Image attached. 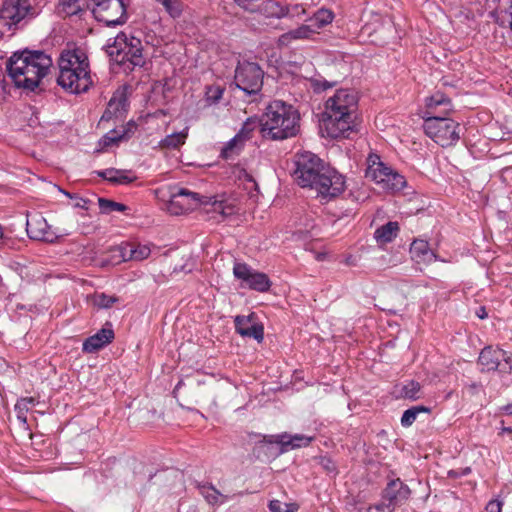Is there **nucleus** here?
<instances>
[{
	"label": "nucleus",
	"mask_w": 512,
	"mask_h": 512,
	"mask_svg": "<svg viewBox=\"0 0 512 512\" xmlns=\"http://www.w3.org/2000/svg\"><path fill=\"white\" fill-rule=\"evenodd\" d=\"M293 177L303 188L315 190L317 197L329 201L345 189L344 177L327 167L316 154L304 151L295 156Z\"/></svg>",
	"instance_id": "1"
},
{
	"label": "nucleus",
	"mask_w": 512,
	"mask_h": 512,
	"mask_svg": "<svg viewBox=\"0 0 512 512\" xmlns=\"http://www.w3.org/2000/svg\"><path fill=\"white\" fill-rule=\"evenodd\" d=\"M358 98L354 91L340 89L328 98L322 115V126L331 138H348L356 131Z\"/></svg>",
	"instance_id": "2"
},
{
	"label": "nucleus",
	"mask_w": 512,
	"mask_h": 512,
	"mask_svg": "<svg viewBox=\"0 0 512 512\" xmlns=\"http://www.w3.org/2000/svg\"><path fill=\"white\" fill-rule=\"evenodd\" d=\"M424 131L428 137L442 147L454 145L460 138V125L447 117L452 111L450 98L436 92L426 100Z\"/></svg>",
	"instance_id": "3"
},
{
	"label": "nucleus",
	"mask_w": 512,
	"mask_h": 512,
	"mask_svg": "<svg viewBox=\"0 0 512 512\" xmlns=\"http://www.w3.org/2000/svg\"><path fill=\"white\" fill-rule=\"evenodd\" d=\"M52 66V59L42 51L23 50L13 53L7 62L8 75L15 86L34 91Z\"/></svg>",
	"instance_id": "4"
},
{
	"label": "nucleus",
	"mask_w": 512,
	"mask_h": 512,
	"mask_svg": "<svg viewBox=\"0 0 512 512\" xmlns=\"http://www.w3.org/2000/svg\"><path fill=\"white\" fill-rule=\"evenodd\" d=\"M299 114L283 101L271 102L260 120V131L264 138L284 140L297 135L299 131Z\"/></svg>",
	"instance_id": "5"
},
{
	"label": "nucleus",
	"mask_w": 512,
	"mask_h": 512,
	"mask_svg": "<svg viewBox=\"0 0 512 512\" xmlns=\"http://www.w3.org/2000/svg\"><path fill=\"white\" fill-rule=\"evenodd\" d=\"M57 83L66 91L79 94L92 85L89 62L86 54L79 50L63 51L58 60Z\"/></svg>",
	"instance_id": "6"
},
{
	"label": "nucleus",
	"mask_w": 512,
	"mask_h": 512,
	"mask_svg": "<svg viewBox=\"0 0 512 512\" xmlns=\"http://www.w3.org/2000/svg\"><path fill=\"white\" fill-rule=\"evenodd\" d=\"M106 51L111 59L120 65L128 62L133 67H142L145 64L141 40L125 32L118 33L113 43L107 45Z\"/></svg>",
	"instance_id": "7"
},
{
	"label": "nucleus",
	"mask_w": 512,
	"mask_h": 512,
	"mask_svg": "<svg viewBox=\"0 0 512 512\" xmlns=\"http://www.w3.org/2000/svg\"><path fill=\"white\" fill-rule=\"evenodd\" d=\"M365 176L380 185L382 189L392 192L400 191L406 185L405 178L381 161L376 153H370L367 157Z\"/></svg>",
	"instance_id": "8"
},
{
	"label": "nucleus",
	"mask_w": 512,
	"mask_h": 512,
	"mask_svg": "<svg viewBox=\"0 0 512 512\" xmlns=\"http://www.w3.org/2000/svg\"><path fill=\"white\" fill-rule=\"evenodd\" d=\"M129 0H91L95 19L106 26L122 25L127 21Z\"/></svg>",
	"instance_id": "9"
},
{
	"label": "nucleus",
	"mask_w": 512,
	"mask_h": 512,
	"mask_svg": "<svg viewBox=\"0 0 512 512\" xmlns=\"http://www.w3.org/2000/svg\"><path fill=\"white\" fill-rule=\"evenodd\" d=\"M264 72L254 62L239 61L234 74V83L247 95L258 94L263 86Z\"/></svg>",
	"instance_id": "10"
},
{
	"label": "nucleus",
	"mask_w": 512,
	"mask_h": 512,
	"mask_svg": "<svg viewBox=\"0 0 512 512\" xmlns=\"http://www.w3.org/2000/svg\"><path fill=\"white\" fill-rule=\"evenodd\" d=\"M34 0H5L0 9V24L8 29L17 28L35 14Z\"/></svg>",
	"instance_id": "11"
},
{
	"label": "nucleus",
	"mask_w": 512,
	"mask_h": 512,
	"mask_svg": "<svg viewBox=\"0 0 512 512\" xmlns=\"http://www.w3.org/2000/svg\"><path fill=\"white\" fill-rule=\"evenodd\" d=\"M206 202H209L207 196H202L186 188H180L177 192L171 194L167 209L173 215H181L199 207L204 208Z\"/></svg>",
	"instance_id": "12"
},
{
	"label": "nucleus",
	"mask_w": 512,
	"mask_h": 512,
	"mask_svg": "<svg viewBox=\"0 0 512 512\" xmlns=\"http://www.w3.org/2000/svg\"><path fill=\"white\" fill-rule=\"evenodd\" d=\"M233 275L241 280L245 287L257 292H267L272 285L267 274L252 269L246 263H234Z\"/></svg>",
	"instance_id": "13"
},
{
	"label": "nucleus",
	"mask_w": 512,
	"mask_h": 512,
	"mask_svg": "<svg viewBox=\"0 0 512 512\" xmlns=\"http://www.w3.org/2000/svg\"><path fill=\"white\" fill-rule=\"evenodd\" d=\"M204 210L206 213L211 214L210 219L217 222L235 221L239 212L235 200L233 199H218L217 196H207Z\"/></svg>",
	"instance_id": "14"
},
{
	"label": "nucleus",
	"mask_w": 512,
	"mask_h": 512,
	"mask_svg": "<svg viewBox=\"0 0 512 512\" xmlns=\"http://www.w3.org/2000/svg\"><path fill=\"white\" fill-rule=\"evenodd\" d=\"M411 495L410 488L399 478L389 481L382 492L383 503L381 506L386 507L393 512L397 506L409 499Z\"/></svg>",
	"instance_id": "15"
},
{
	"label": "nucleus",
	"mask_w": 512,
	"mask_h": 512,
	"mask_svg": "<svg viewBox=\"0 0 512 512\" xmlns=\"http://www.w3.org/2000/svg\"><path fill=\"white\" fill-rule=\"evenodd\" d=\"M256 316L251 313L247 316L238 315L235 317V329L241 336L249 337L261 342L264 338V328L256 321Z\"/></svg>",
	"instance_id": "16"
},
{
	"label": "nucleus",
	"mask_w": 512,
	"mask_h": 512,
	"mask_svg": "<svg viewBox=\"0 0 512 512\" xmlns=\"http://www.w3.org/2000/svg\"><path fill=\"white\" fill-rule=\"evenodd\" d=\"M114 331L110 323H106L105 326L97 331L94 335L88 337L83 342L82 350L86 353H93L104 346L110 344L114 339Z\"/></svg>",
	"instance_id": "17"
},
{
	"label": "nucleus",
	"mask_w": 512,
	"mask_h": 512,
	"mask_svg": "<svg viewBox=\"0 0 512 512\" xmlns=\"http://www.w3.org/2000/svg\"><path fill=\"white\" fill-rule=\"evenodd\" d=\"M128 99L123 91H117L114 93L106 110L104 111L101 121H110L113 118L121 119L125 116L128 110Z\"/></svg>",
	"instance_id": "18"
},
{
	"label": "nucleus",
	"mask_w": 512,
	"mask_h": 512,
	"mask_svg": "<svg viewBox=\"0 0 512 512\" xmlns=\"http://www.w3.org/2000/svg\"><path fill=\"white\" fill-rule=\"evenodd\" d=\"M20 228L30 239L47 243H53L63 235L53 230L51 226H20Z\"/></svg>",
	"instance_id": "19"
},
{
	"label": "nucleus",
	"mask_w": 512,
	"mask_h": 512,
	"mask_svg": "<svg viewBox=\"0 0 512 512\" xmlns=\"http://www.w3.org/2000/svg\"><path fill=\"white\" fill-rule=\"evenodd\" d=\"M502 349L492 346L484 347L478 357V363L483 371H496L500 369Z\"/></svg>",
	"instance_id": "20"
},
{
	"label": "nucleus",
	"mask_w": 512,
	"mask_h": 512,
	"mask_svg": "<svg viewBox=\"0 0 512 512\" xmlns=\"http://www.w3.org/2000/svg\"><path fill=\"white\" fill-rule=\"evenodd\" d=\"M313 439V437L302 434L290 435L284 433L277 436L276 442L281 445L282 452H287L290 449L306 447L313 441Z\"/></svg>",
	"instance_id": "21"
},
{
	"label": "nucleus",
	"mask_w": 512,
	"mask_h": 512,
	"mask_svg": "<svg viewBox=\"0 0 512 512\" xmlns=\"http://www.w3.org/2000/svg\"><path fill=\"white\" fill-rule=\"evenodd\" d=\"M316 34L315 27L311 24H303L295 29H292L279 37V43L282 45H289L295 40H308Z\"/></svg>",
	"instance_id": "22"
},
{
	"label": "nucleus",
	"mask_w": 512,
	"mask_h": 512,
	"mask_svg": "<svg viewBox=\"0 0 512 512\" xmlns=\"http://www.w3.org/2000/svg\"><path fill=\"white\" fill-rule=\"evenodd\" d=\"M97 175L113 184H129L136 179L135 176H130L128 171L115 168L98 171Z\"/></svg>",
	"instance_id": "23"
},
{
	"label": "nucleus",
	"mask_w": 512,
	"mask_h": 512,
	"mask_svg": "<svg viewBox=\"0 0 512 512\" xmlns=\"http://www.w3.org/2000/svg\"><path fill=\"white\" fill-rule=\"evenodd\" d=\"M150 255V249L147 246H133L126 244L121 247V256L124 261L137 260L141 261L148 258Z\"/></svg>",
	"instance_id": "24"
},
{
	"label": "nucleus",
	"mask_w": 512,
	"mask_h": 512,
	"mask_svg": "<svg viewBox=\"0 0 512 512\" xmlns=\"http://www.w3.org/2000/svg\"><path fill=\"white\" fill-rule=\"evenodd\" d=\"M399 233V226H379L374 232V238L380 247L392 242Z\"/></svg>",
	"instance_id": "25"
},
{
	"label": "nucleus",
	"mask_w": 512,
	"mask_h": 512,
	"mask_svg": "<svg viewBox=\"0 0 512 512\" xmlns=\"http://www.w3.org/2000/svg\"><path fill=\"white\" fill-rule=\"evenodd\" d=\"M259 11L266 17H285L284 6L275 0H263L259 5Z\"/></svg>",
	"instance_id": "26"
},
{
	"label": "nucleus",
	"mask_w": 512,
	"mask_h": 512,
	"mask_svg": "<svg viewBox=\"0 0 512 512\" xmlns=\"http://www.w3.org/2000/svg\"><path fill=\"white\" fill-rule=\"evenodd\" d=\"M244 144L245 143L235 135L222 147L220 156L225 160L234 159L241 153Z\"/></svg>",
	"instance_id": "27"
},
{
	"label": "nucleus",
	"mask_w": 512,
	"mask_h": 512,
	"mask_svg": "<svg viewBox=\"0 0 512 512\" xmlns=\"http://www.w3.org/2000/svg\"><path fill=\"white\" fill-rule=\"evenodd\" d=\"M412 258L417 261L428 260L433 256V252L429 248V244L425 240H415L410 246Z\"/></svg>",
	"instance_id": "28"
},
{
	"label": "nucleus",
	"mask_w": 512,
	"mask_h": 512,
	"mask_svg": "<svg viewBox=\"0 0 512 512\" xmlns=\"http://www.w3.org/2000/svg\"><path fill=\"white\" fill-rule=\"evenodd\" d=\"M199 493L205 498L208 504L210 505H220L224 502L226 497L222 495L214 486L212 485H198Z\"/></svg>",
	"instance_id": "29"
},
{
	"label": "nucleus",
	"mask_w": 512,
	"mask_h": 512,
	"mask_svg": "<svg viewBox=\"0 0 512 512\" xmlns=\"http://www.w3.org/2000/svg\"><path fill=\"white\" fill-rule=\"evenodd\" d=\"M187 136H188V128H185L181 132L172 133L170 135H167L163 140H161L160 146L162 148H167V149H178L185 143Z\"/></svg>",
	"instance_id": "30"
},
{
	"label": "nucleus",
	"mask_w": 512,
	"mask_h": 512,
	"mask_svg": "<svg viewBox=\"0 0 512 512\" xmlns=\"http://www.w3.org/2000/svg\"><path fill=\"white\" fill-rule=\"evenodd\" d=\"M63 10L68 15H76L91 9V0H61Z\"/></svg>",
	"instance_id": "31"
},
{
	"label": "nucleus",
	"mask_w": 512,
	"mask_h": 512,
	"mask_svg": "<svg viewBox=\"0 0 512 512\" xmlns=\"http://www.w3.org/2000/svg\"><path fill=\"white\" fill-rule=\"evenodd\" d=\"M334 18L332 11L328 9H319L310 19L309 22L312 27H315L316 33L318 30L330 24Z\"/></svg>",
	"instance_id": "32"
},
{
	"label": "nucleus",
	"mask_w": 512,
	"mask_h": 512,
	"mask_svg": "<svg viewBox=\"0 0 512 512\" xmlns=\"http://www.w3.org/2000/svg\"><path fill=\"white\" fill-rule=\"evenodd\" d=\"M429 412H430V409L426 406H423V405L413 406L404 411V413L401 417V425L404 427H409L416 421L417 416L420 413H429Z\"/></svg>",
	"instance_id": "33"
},
{
	"label": "nucleus",
	"mask_w": 512,
	"mask_h": 512,
	"mask_svg": "<svg viewBox=\"0 0 512 512\" xmlns=\"http://www.w3.org/2000/svg\"><path fill=\"white\" fill-rule=\"evenodd\" d=\"M57 189L69 199L68 205L72 206L73 208L89 210L91 205H93V201L90 199L82 198L78 194H72L60 187H57Z\"/></svg>",
	"instance_id": "34"
},
{
	"label": "nucleus",
	"mask_w": 512,
	"mask_h": 512,
	"mask_svg": "<svg viewBox=\"0 0 512 512\" xmlns=\"http://www.w3.org/2000/svg\"><path fill=\"white\" fill-rule=\"evenodd\" d=\"M137 128V125L134 122H129L127 124V129L123 132V134H118L115 130L110 131L103 138V143L105 146L111 145L113 143H117L121 139L127 137L130 133H133Z\"/></svg>",
	"instance_id": "35"
},
{
	"label": "nucleus",
	"mask_w": 512,
	"mask_h": 512,
	"mask_svg": "<svg viewBox=\"0 0 512 512\" xmlns=\"http://www.w3.org/2000/svg\"><path fill=\"white\" fill-rule=\"evenodd\" d=\"M260 126V121L248 118L239 132L236 134L244 143L252 137L253 131Z\"/></svg>",
	"instance_id": "36"
},
{
	"label": "nucleus",
	"mask_w": 512,
	"mask_h": 512,
	"mask_svg": "<svg viewBox=\"0 0 512 512\" xmlns=\"http://www.w3.org/2000/svg\"><path fill=\"white\" fill-rule=\"evenodd\" d=\"M93 304L101 309H107L119 301L116 296L106 295L105 293H95L92 298Z\"/></svg>",
	"instance_id": "37"
},
{
	"label": "nucleus",
	"mask_w": 512,
	"mask_h": 512,
	"mask_svg": "<svg viewBox=\"0 0 512 512\" xmlns=\"http://www.w3.org/2000/svg\"><path fill=\"white\" fill-rule=\"evenodd\" d=\"M98 204H99V209H100L101 213H104V214H108L113 211L122 212L127 209V207L124 204L114 202L112 200H108L105 198H98Z\"/></svg>",
	"instance_id": "38"
},
{
	"label": "nucleus",
	"mask_w": 512,
	"mask_h": 512,
	"mask_svg": "<svg viewBox=\"0 0 512 512\" xmlns=\"http://www.w3.org/2000/svg\"><path fill=\"white\" fill-rule=\"evenodd\" d=\"M205 381L199 379H191L188 383L183 380H180L173 390V394L175 397L180 393L182 388H188L190 391H194L196 388L204 385Z\"/></svg>",
	"instance_id": "39"
},
{
	"label": "nucleus",
	"mask_w": 512,
	"mask_h": 512,
	"mask_svg": "<svg viewBox=\"0 0 512 512\" xmlns=\"http://www.w3.org/2000/svg\"><path fill=\"white\" fill-rule=\"evenodd\" d=\"M224 89L221 86H210L206 90V101L209 104L217 103L223 96Z\"/></svg>",
	"instance_id": "40"
},
{
	"label": "nucleus",
	"mask_w": 512,
	"mask_h": 512,
	"mask_svg": "<svg viewBox=\"0 0 512 512\" xmlns=\"http://www.w3.org/2000/svg\"><path fill=\"white\" fill-rule=\"evenodd\" d=\"M420 391V384L415 381H410L402 388V396L409 399H416Z\"/></svg>",
	"instance_id": "41"
},
{
	"label": "nucleus",
	"mask_w": 512,
	"mask_h": 512,
	"mask_svg": "<svg viewBox=\"0 0 512 512\" xmlns=\"http://www.w3.org/2000/svg\"><path fill=\"white\" fill-rule=\"evenodd\" d=\"M285 17H300L306 14V9L301 4L284 6Z\"/></svg>",
	"instance_id": "42"
},
{
	"label": "nucleus",
	"mask_w": 512,
	"mask_h": 512,
	"mask_svg": "<svg viewBox=\"0 0 512 512\" xmlns=\"http://www.w3.org/2000/svg\"><path fill=\"white\" fill-rule=\"evenodd\" d=\"M501 360H503L504 364L500 365L499 371L501 373L510 374L512 372V353L502 350Z\"/></svg>",
	"instance_id": "43"
},
{
	"label": "nucleus",
	"mask_w": 512,
	"mask_h": 512,
	"mask_svg": "<svg viewBox=\"0 0 512 512\" xmlns=\"http://www.w3.org/2000/svg\"><path fill=\"white\" fill-rule=\"evenodd\" d=\"M503 503L498 499H492L486 505V512H501Z\"/></svg>",
	"instance_id": "44"
},
{
	"label": "nucleus",
	"mask_w": 512,
	"mask_h": 512,
	"mask_svg": "<svg viewBox=\"0 0 512 512\" xmlns=\"http://www.w3.org/2000/svg\"><path fill=\"white\" fill-rule=\"evenodd\" d=\"M282 506L283 504L281 503V501L277 499L271 500L268 504L269 510L271 512H284Z\"/></svg>",
	"instance_id": "45"
},
{
	"label": "nucleus",
	"mask_w": 512,
	"mask_h": 512,
	"mask_svg": "<svg viewBox=\"0 0 512 512\" xmlns=\"http://www.w3.org/2000/svg\"><path fill=\"white\" fill-rule=\"evenodd\" d=\"M35 403H36V400L34 397H25V398H22L18 402V405L23 407L24 409L28 410L29 407L35 405Z\"/></svg>",
	"instance_id": "46"
},
{
	"label": "nucleus",
	"mask_w": 512,
	"mask_h": 512,
	"mask_svg": "<svg viewBox=\"0 0 512 512\" xmlns=\"http://www.w3.org/2000/svg\"><path fill=\"white\" fill-rule=\"evenodd\" d=\"M470 472H471V469L469 467H466V468L461 469L460 471H458V470H450L448 472V475L450 477L456 478V477H460V476H463V475H467Z\"/></svg>",
	"instance_id": "47"
},
{
	"label": "nucleus",
	"mask_w": 512,
	"mask_h": 512,
	"mask_svg": "<svg viewBox=\"0 0 512 512\" xmlns=\"http://www.w3.org/2000/svg\"><path fill=\"white\" fill-rule=\"evenodd\" d=\"M321 464L328 472H334L336 470L335 464L328 458H322Z\"/></svg>",
	"instance_id": "48"
},
{
	"label": "nucleus",
	"mask_w": 512,
	"mask_h": 512,
	"mask_svg": "<svg viewBox=\"0 0 512 512\" xmlns=\"http://www.w3.org/2000/svg\"><path fill=\"white\" fill-rule=\"evenodd\" d=\"M284 507V512H297L299 509V505L297 503H285Z\"/></svg>",
	"instance_id": "49"
},
{
	"label": "nucleus",
	"mask_w": 512,
	"mask_h": 512,
	"mask_svg": "<svg viewBox=\"0 0 512 512\" xmlns=\"http://www.w3.org/2000/svg\"><path fill=\"white\" fill-rule=\"evenodd\" d=\"M327 258L326 252H316L315 253V259L317 261H324Z\"/></svg>",
	"instance_id": "50"
},
{
	"label": "nucleus",
	"mask_w": 512,
	"mask_h": 512,
	"mask_svg": "<svg viewBox=\"0 0 512 512\" xmlns=\"http://www.w3.org/2000/svg\"><path fill=\"white\" fill-rule=\"evenodd\" d=\"M8 236V231L4 226H0V242Z\"/></svg>",
	"instance_id": "51"
},
{
	"label": "nucleus",
	"mask_w": 512,
	"mask_h": 512,
	"mask_svg": "<svg viewBox=\"0 0 512 512\" xmlns=\"http://www.w3.org/2000/svg\"><path fill=\"white\" fill-rule=\"evenodd\" d=\"M502 410L504 411L505 414L512 415V403L504 406Z\"/></svg>",
	"instance_id": "52"
},
{
	"label": "nucleus",
	"mask_w": 512,
	"mask_h": 512,
	"mask_svg": "<svg viewBox=\"0 0 512 512\" xmlns=\"http://www.w3.org/2000/svg\"><path fill=\"white\" fill-rule=\"evenodd\" d=\"M345 263L347 265H354V260H353V257L350 255L348 256L346 259H345Z\"/></svg>",
	"instance_id": "53"
},
{
	"label": "nucleus",
	"mask_w": 512,
	"mask_h": 512,
	"mask_svg": "<svg viewBox=\"0 0 512 512\" xmlns=\"http://www.w3.org/2000/svg\"><path fill=\"white\" fill-rule=\"evenodd\" d=\"M501 433H512V427H503Z\"/></svg>",
	"instance_id": "54"
},
{
	"label": "nucleus",
	"mask_w": 512,
	"mask_h": 512,
	"mask_svg": "<svg viewBox=\"0 0 512 512\" xmlns=\"http://www.w3.org/2000/svg\"><path fill=\"white\" fill-rule=\"evenodd\" d=\"M509 10H510V16H511V21H510V28L512 30V0H511V4L509 6Z\"/></svg>",
	"instance_id": "55"
},
{
	"label": "nucleus",
	"mask_w": 512,
	"mask_h": 512,
	"mask_svg": "<svg viewBox=\"0 0 512 512\" xmlns=\"http://www.w3.org/2000/svg\"><path fill=\"white\" fill-rule=\"evenodd\" d=\"M385 224L391 225V224H398L396 221H387Z\"/></svg>",
	"instance_id": "56"
}]
</instances>
